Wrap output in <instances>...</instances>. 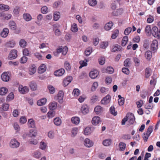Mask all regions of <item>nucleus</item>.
<instances>
[{
	"label": "nucleus",
	"instance_id": "nucleus-1",
	"mask_svg": "<svg viewBox=\"0 0 160 160\" xmlns=\"http://www.w3.org/2000/svg\"><path fill=\"white\" fill-rule=\"evenodd\" d=\"M128 120L129 121L128 122L130 124H132L133 123L135 120V118L133 114L131 113H128L126 117L122 120V125H124L126 122Z\"/></svg>",
	"mask_w": 160,
	"mask_h": 160
},
{
	"label": "nucleus",
	"instance_id": "nucleus-2",
	"mask_svg": "<svg viewBox=\"0 0 160 160\" xmlns=\"http://www.w3.org/2000/svg\"><path fill=\"white\" fill-rule=\"evenodd\" d=\"M20 145V143L16 139L11 140L9 143V146L12 148H18Z\"/></svg>",
	"mask_w": 160,
	"mask_h": 160
},
{
	"label": "nucleus",
	"instance_id": "nucleus-3",
	"mask_svg": "<svg viewBox=\"0 0 160 160\" xmlns=\"http://www.w3.org/2000/svg\"><path fill=\"white\" fill-rule=\"evenodd\" d=\"M19 92L22 94H24L28 92H29V89L27 86H23L22 85H19L18 87Z\"/></svg>",
	"mask_w": 160,
	"mask_h": 160
},
{
	"label": "nucleus",
	"instance_id": "nucleus-4",
	"mask_svg": "<svg viewBox=\"0 0 160 160\" xmlns=\"http://www.w3.org/2000/svg\"><path fill=\"white\" fill-rule=\"evenodd\" d=\"M16 45V42L14 40H12L6 42L5 46L8 48H13Z\"/></svg>",
	"mask_w": 160,
	"mask_h": 160
},
{
	"label": "nucleus",
	"instance_id": "nucleus-5",
	"mask_svg": "<svg viewBox=\"0 0 160 160\" xmlns=\"http://www.w3.org/2000/svg\"><path fill=\"white\" fill-rule=\"evenodd\" d=\"M110 96L108 95L101 100V102L102 104H107L110 102Z\"/></svg>",
	"mask_w": 160,
	"mask_h": 160
},
{
	"label": "nucleus",
	"instance_id": "nucleus-6",
	"mask_svg": "<svg viewBox=\"0 0 160 160\" xmlns=\"http://www.w3.org/2000/svg\"><path fill=\"white\" fill-rule=\"evenodd\" d=\"M101 121L100 118L99 116H95L92 118V123L93 125H97Z\"/></svg>",
	"mask_w": 160,
	"mask_h": 160
},
{
	"label": "nucleus",
	"instance_id": "nucleus-7",
	"mask_svg": "<svg viewBox=\"0 0 160 160\" xmlns=\"http://www.w3.org/2000/svg\"><path fill=\"white\" fill-rule=\"evenodd\" d=\"M64 73L65 70L63 68H61L55 71L54 74L56 76L60 77L62 76Z\"/></svg>",
	"mask_w": 160,
	"mask_h": 160
},
{
	"label": "nucleus",
	"instance_id": "nucleus-8",
	"mask_svg": "<svg viewBox=\"0 0 160 160\" xmlns=\"http://www.w3.org/2000/svg\"><path fill=\"white\" fill-rule=\"evenodd\" d=\"M151 32L153 36L155 38H157L159 36L158 29V28L156 26H154L153 27L152 29Z\"/></svg>",
	"mask_w": 160,
	"mask_h": 160
},
{
	"label": "nucleus",
	"instance_id": "nucleus-9",
	"mask_svg": "<svg viewBox=\"0 0 160 160\" xmlns=\"http://www.w3.org/2000/svg\"><path fill=\"white\" fill-rule=\"evenodd\" d=\"M64 93L62 91H59L58 94V101L60 103H62L63 102V98Z\"/></svg>",
	"mask_w": 160,
	"mask_h": 160
},
{
	"label": "nucleus",
	"instance_id": "nucleus-10",
	"mask_svg": "<svg viewBox=\"0 0 160 160\" xmlns=\"http://www.w3.org/2000/svg\"><path fill=\"white\" fill-rule=\"evenodd\" d=\"M98 75V71L96 70H95L93 71H91L89 73V76L92 79H95L97 77Z\"/></svg>",
	"mask_w": 160,
	"mask_h": 160
},
{
	"label": "nucleus",
	"instance_id": "nucleus-11",
	"mask_svg": "<svg viewBox=\"0 0 160 160\" xmlns=\"http://www.w3.org/2000/svg\"><path fill=\"white\" fill-rule=\"evenodd\" d=\"M93 142L88 138H86L84 141V145L86 147L89 148L93 145Z\"/></svg>",
	"mask_w": 160,
	"mask_h": 160
},
{
	"label": "nucleus",
	"instance_id": "nucleus-12",
	"mask_svg": "<svg viewBox=\"0 0 160 160\" xmlns=\"http://www.w3.org/2000/svg\"><path fill=\"white\" fill-rule=\"evenodd\" d=\"M17 51L15 49H13L12 50L9 55L10 58L11 59H14L16 58L17 57Z\"/></svg>",
	"mask_w": 160,
	"mask_h": 160
},
{
	"label": "nucleus",
	"instance_id": "nucleus-13",
	"mask_svg": "<svg viewBox=\"0 0 160 160\" xmlns=\"http://www.w3.org/2000/svg\"><path fill=\"white\" fill-rule=\"evenodd\" d=\"M158 43L156 40L153 41L151 45V49L152 51H154L158 48Z\"/></svg>",
	"mask_w": 160,
	"mask_h": 160
},
{
	"label": "nucleus",
	"instance_id": "nucleus-14",
	"mask_svg": "<svg viewBox=\"0 0 160 160\" xmlns=\"http://www.w3.org/2000/svg\"><path fill=\"white\" fill-rule=\"evenodd\" d=\"M1 78L2 80L5 82L8 81L9 79V76L8 75V73L7 72H3L2 74Z\"/></svg>",
	"mask_w": 160,
	"mask_h": 160
},
{
	"label": "nucleus",
	"instance_id": "nucleus-15",
	"mask_svg": "<svg viewBox=\"0 0 160 160\" xmlns=\"http://www.w3.org/2000/svg\"><path fill=\"white\" fill-rule=\"evenodd\" d=\"M49 108L51 110H54L56 109L57 106V103L53 101L50 103L48 105Z\"/></svg>",
	"mask_w": 160,
	"mask_h": 160
},
{
	"label": "nucleus",
	"instance_id": "nucleus-16",
	"mask_svg": "<svg viewBox=\"0 0 160 160\" xmlns=\"http://www.w3.org/2000/svg\"><path fill=\"white\" fill-rule=\"evenodd\" d=\"M103 109L100 106H96L94 109V111L97 114H99L102 112L103 111Z\"/></svg>",
	"mask_w": 160,
	"mask_h": 160
},
{
	"label": "nucleus",
	"instance_id": "nucleus-17",
	"mask_svg": "<svg viewBox=\"0 0 160 160\" xmlns=\"http://www.w3.org/2000/svg\"><path fill=\"white\" fill-rule=\"evenodd\" d=\"M9 31L8 28H4L2 31L0 33L1 36L2 37L5 38L7 37L9 33Z\"/></svg>",
	"mask_w": 160,
	"mask_h": 160
},
{
	"label": "nucleus",
	"instance_id": "nucleus-18",
	"mask_svg": "<svg viewBox=\"0 0 160 160\" xmlns=\"http://www.w3.org/2000/svg\"><path fill=\"white\" fill-rule=\"evenodd\" d=\"M81 110L84 114H86L88 112V108L86 105H84L81 108Z\"/></svg>",
	"mask_w": 160,
	"mask_h": 160
},
{
	"label": "nucleus",
	"instance_id": "nucleus-19",
	"mask_svg": "<svg viewBox=\"0 0 160 160\" xmlns=\"http://www.w3.org/2000/svg\"><path fill=\"white\" fill-rule=\"evenodd\" d=\"M36 71V67L35 65L33 64L29 68V74L30 75H32L35 73Z\"/></svg>",
	"mask_w": 160,
	"mask_h": 160
},
{
	"label": "nucleus",
	"instance_id": "nucleus-20",
	"mask_svg": "<svg viewBox=\"0 0 160 160\" xmlns=\"http://www.w3.org/2000/svg\"><path fill=\"white\" fill-rule=\"evenodd\" d=\"M37 134V131L36 130L31 129L30 130L28 135L30 137H35Z\"/></svg>",
	"mask_w": 160,
	"mask_h": 160
},
{
	"label": "nucleus",
	"instance_id": "nucleus-21",
	"mask_svg": "<svg viewBox=\"0 0 160 160\" xmlns=\"http://www.w3.org/2000/svg\"><path fill=\"white\" fill-rule=\"evenodd\" d=\"M47 99L44 98L38 101L37 104L38 106H42L45 105Z\"/></svg>",
	"mask_w": 160,
	"mask_h": 160
},
{
	"label": "nucleus",
	"instance_id": "nucleus-22",
	"mask_svg": "<svg viewBox=\"0 0 160 160\" xmlns=\"http://www.w3.org/2000/svg\"><path fill=\"white\" fill-rule=\"evenodd\" d=\"M29 85L31 89L33 90H35L37 89V85L34 81L31 82L29 83Z\"/></svg>",
	"mask_w": 160,
	"mask_h": 160
},
{
	"label": "nucleus",
	"instance_id": "nucleus-23",
	"mask_svg": "<svg viewBox=\"0 0 160 160\" xmlns=\"http://www.w3.org/2000/svg\"><path fill=\"white\" fill-rule=\"evenodd\" d=\"M60 17V14L59 12L56 11L53 13V20L54 21H57Z\"/></svg>",
	"mask_w": 160,
	"mask_h": 160
},
{
	"label": "nucleus",
	"instance_id": "nucleus-24",
	"mask_svg": "<svg viewBox=\"0 0 160 160\" xmlns=\"http://www.w3.org/2000/svg\"><path fill=\"white\" fill-rule=\"evenodd\" d=\"M121 49V46L118 44L113 45L111 48V51L113 52L119 51Z\"/></svg>",
	"mask_w": 160,
	"mask_h": 160
},
{
	"label": "nucleus",
	"instance_id": "nucleus-25",
	"mask_svg": "<svg viewBox=\"0 0 160 160\" xmlns=\"http://www.w3.org/2000/svg\"><path fill=\"white\" fill-rule=\"evenodd\" d=\"M23 19L27 22L31 21L32 19L31 15L28 13L23 14Z\"/></svg>",
	"mask_w": 160,
	"mask_h": 160
},
{
	"label": "nucleus",
	"instance_id": "nucleus-26",
	"mask_svg": "<svg viewBox=\"0 0 160 160\" xmlns=\"http://www.w3.org/2000/svg\"><path fill=\"white\" fill-rule=\"evenodd\" d=\"M46 66L45 64H41L38 68V72L40 73H43L46 71Z\"/></svg>",
	"mask_w": 160,
	"mask_h": 160
},
{
	"label": "nucleus",
	"instance_id": "nucleus-27",
	"mask_svg": "<svg viewBox=\"0 0 160 160\" xmlns=\"http://www.w3.org/2000/svg\"><path fill=\"white\" fill-rule=\"evenodd\" d=\"M80 119L78 117H73L72 118L71 121L73 123L78 124L80 122Z\"/></svg>",
	"mask_w": 160,
	"mask_h": 160
},
{
	"label": "nucleus",
	"instance_id": "nucleus-28",
	"mask_svg": "<svg viewBox=\"0 0 160 160\" xmlns=\"http://www.w3.org/2000/svg\"><path fill=\"white\" fill-rule=\"evenodd\" d=\"M145 56L148 60H150L152 57V52L149 51H148L145 52Z\"/></svg>",
	"mask_w": 160,
	"mask_h": 160
},
{
	"label": "nucleus",
	"instance_id": "nucleus-29",
	"mask_svg": "<svg viewBox=\"0 0 160 160\" xmlns=\"http://www.w3.org/2000/svg\"><path fill=\"white\" fill-rule=\"evenodd\" d=\"M119 147L120 151H124L126 148V144L124 142H120L119 144Z\"/></svg>",
	"mask_w": 160,
	"mask_h": 160
},
{
	"label": "nucleus",
	"instance_id": "nucleus-30",
	"mask_svg": "<svg viewBox=\"0 0 160 160\" xmlns=\"http://www.w3.org/2000/svg\"><path fill=\"white\" fill-rule=\"evenodd\" d=\"M28 123L29 128H34L35 127V122L33 119H29L28 120Z\"/></svg>",
	"mask_w": 160,
	"mask_h": 160
},
{
	"label": "nucleus",
	"instance_id": "nucleus-31",
	"mask_svg": "<svg viewBox=\"0 0 160 160\" xmlns=\"http://www.w3.org/2000/svg\"><path fill=\"white\" fill-rule=\"evenodd\" d=\"M151 28L150 25H147L145 28V32L147 35H149L151 33Z\"/></svg>",
	"mask_w": 160,
	"mask_h": 160
},
{
	"label": "nucleus",
	"instance_id": "nucleus-32",
	"mask_svg": "<svg viewBox=\"0 0 160 160\" xmlns=\"http://www.w3.org/2000/svg\"><path fill=\"white\" fill-rule=\"evenodd\" d=\"M9 9V7L7 5L0 4V10L8 11Z\"/></svg>",
	"mask_w": 160,
	"mask_h": 160
},
{
	"label": "nucleus",
	"instance_id": "nucleus-33",
	"mask_svg": "<svg viewBox=\"0 0 160 160\" xmlns=\"http://www.w3.org/2000/svg\"><path fill=\"white\" fill-rule=\"evenodd\" d=\"M47 147L46 143L42 141L40 142L39 145V148L41 149L44 150L46 149Z\"/></svg>",
	"mask_w": 160,
	"mask_h": 160
},
{
	"label": "nucleus",
	"instance_id": "nucleus-34",
	"mask_svg": "<svg viewBox=\"0 0 160 160\" xmlns=\"http://www.w3.org/2000/svg\"><path fill=\"white\" fill-rule=\"evenodd\" d=\"M72 94L74 97H78L80 94V91L78 88L74 89L72 92Z\"/></svg>",
	"mask_w": 160,
	"mask_h": 160
},
{
	"label": "nucleus",
	"instance_id": "nucleus-35",
	"mask_svg": "<svg viewBox=\"0 0 160 160\" xmlns=\"http://www.w3.org/2000/svg\"><path fill=\"white\" fill-rule=\"evenodd\" d=\"M113 26V23L112 22H109L106 24L105 26V29L107 31L110 30Z\"/></svg>",
	"mask_w": 160,
	"mask_h": 160
},
{
	"label": "nucleus",
	"instance_id": "nucleus-36",
	"mask_svg": "<svg viewBox=\"0 0 160 160\" xmlns=\"http://www.w3.org/2000/svg\"><path fill=\"white\" fill-rule=\"evenodd\" d=\"M8 91V89L6 88H0V95H4L7 93Z\"/></svg>",
	"mask_w": 160,
	"mask_h": 160
},
{
	"label": "nucleus",
	"instance_id": "nucleus-37",
	"mask_svg": "<svg viewBox=\"0 0 160 160\" xmlns=\"http://www.w3.org/2000/svg\"><path fill=\"white\" fill-rule=\"evenodd\" d=\"M27 43L26 41L23 39H21L20 40L19 42V44L20 46L23 48L26 47L27 45Z\"/></svg>",
	"mask_w": 160,
	"mask_h": 160
},
{
	"label": "nucleus",
	"instance_id": "nucleus-38",
	"mask_svg": "<svg viewBox=\"0 0 160 160\" xmlns=\"http://www.w3.org/2000/svg\"><path fill=\"white\" fill-rule=\"evenodd\" d=\"M9 26L11 29L12 30H15L16 28V24L13 21H11L9 23Z\"/></svg>",
	"mask_w": 160,
	"mask_h": 160
},
{
	"label": "nucleus",
	"instance_id": "nucleus-39",
	"mask_svg": "<svg viewBox=\"0 0 160 160\" xmlns=\"http://www.w3.org/2000/svg\"><path fill=\"white\" fill-rule=\"evenodd\" d=\"M128 36H125L124 37L122 41L121 45L122 46H125L128 42Z\"/></svg>",
	"mask_w": 160,
	"mask_h": 160
},
{
	"label": "nucleus",
	"instance_id": "nucleus-40",
	"mask_svg": "<svg viewBox=\"0 0 160 160\" xmlns=\"http://www.w3.org/2000/svg\"><path fill=\"white\" fill-rule=\"evenodd\" d=\"M41 153L38 151L35 152L33 154V156L37 159L40 158L41 157Z\"/></svg>",
	"mask_w": 160,
	"mask_h": 160
},
{
	"label": "nucleus",
	"instance_id": "nucleus-41",
	"mask_svg": "<svg viewBox=\"0 0 160 160\" xmlns=\"http://www.w3.org/2000/svg\"><path fill=\"white\" fill-rule=\"evenodd\" d=\"M48 89L49 93L50 94H53L55 92V88L52 85H48Z\"/></svg>",
	"mask_w": 160,
	"mask_h": 160
},
{
	"label": "nucleus",
	"instance_id": "nucleus-42",
	"mask_svg": "<svg viewBox=\"0 0 160 160\" xmlns=\"http://www.w3.org/2000/svg\"><path fill=\"white\" fill-rule=\"evenodd\" d=\"M78 28L76 24L73 23L71 26V30L73 32H76L78 31Z\"/></svg>",
	"mask_w": 160,
	"mask_h": 160
},
{
	"label": "nucleus",
	"instance_id": "nucleus-43",
	"mask_svg": "<svg viewBox=\"0 0 160 160\" xmlns=\"http://www.w3.org/2000/svg\"><path fill=\"white\" fill-rule=\"evenodd\" d=\"M151 69L149 68H146L145 70V77L148 78L151 75Z\"/></svg>",
	"mask_w": 160,
	"mask_h": 160
},
{
	"label": "nucleus",
	"instance_id": "nucleus-44",
	"mask_svg": "<svg viewBox=\"0 0 160 160\" xmlns=\"http://www.w3.org/2000/svg\"><path fill=\"white\" fill-rule=\"evenodd\" d=\"M54 122L56 125L59 126L61 124L62 122L60 118H57L54 119Z\"/></svg>",
	"mask_w": 160,
	"mask_h": 160
},
{
	"label": "nucleus",
	"instance_id": "nucleus-45",
	"mask_svg": "<svg viewBox=\"0 0 160 160\" xmlns=\"http://www.w3.org/2000/svg\"><path fill=\"white\" fill-rule=\"evenodd\" d=\"M108 42H103L100 43V47L102 48L105 49L108 46Z\"/></svg>",
	"mask_w": 160,
	"mask_h": 160
},
{
	"label": "nucleus",
	"instance_id": "nucleus-46",
	"mask_svg": "<svg viewBox=\"0 0 160 160\" xmlns=\"http://www.w3.org/2000/svg\"><path fill=\"white\" fill-rule=\"evenodd\" d=\"M92 52V48L89 47L87 48L85 51V54L87 56H89Z\"/></svg>",
	"mask_w": 160,
	"mask_h": 160
},
{
	"label": "nucleus",
	"instance_id": "nucleus-47",
	"mask_svg": "<svg viewBox=\"0 0 160 160\" xmlns=\"http://www.w3.org/2000/svg\"><path fill=\"white\" fill-rule=\"evenodd\" d=\"M122 9H118L116 11H113L112 14L114 16H118L122 13Z\"/></svg>",
	"mask_w": 160,
	"mask_h": 160
},
{
	"label": "nucleus",
	"instance_id": "nucleus-48",
	"mask_svg": "<svg viewBox=\"0 0 160 160\" xmlns=\"http://www.w3.org/2000/svg\"><path fill=\"white\" fill-rule=\"evenodd\" d=\"M88 3L92 7L95 6L97 4V1L96 0H88Z\"/></svg>",
	"mask_w": 160,
	"mask_h": 160
},
{
	"label": "nucleus",
	"instance_id": "nucleus-49",
	"mask_svg": "<svg viewBox=\"0 0 160 160\" xmlns=\"http://www.w3.org/2000/svg\"><path fill=\"white\" fill-rule=\"evenodd\" d=\"M111 143V141L109 139H106L103 142V145L106 146H108L110 145Z\"/></svg>",
	"mask_w": 160,
	"mask_h": 160
},
{
	"label": "nucleus",
	"instance_id": "nucleus-50",
	"mask_svg": "<svg viewBox=\"0 0 160 160\" xmlns=\"http://www.w3.org/2000/svg\"><path fill=\"white\" fill-rule=\"evenodd\" d=\"M20 10V8L18 6H16L14 8L13 13L14 14L17 15L19 13Z\"/></svg>",
	"mask_w": 160,
	"mask_h": 160
},
{
	"label": "nucleus",
	"instance_id": "nucleus-51",
	"mask_svg": "<svg viewBox=\"0 0 160 160\" xmlns=\"http://www.w3.org/2000/svg\"><path fill=\"white\" fill-rule=\"evenodd\" d=\"M78 132V128H73L72 130V137H74L77 134Z\"/></svg>",
	"mask_w": 160,
	"mask_h": 160
},
{
	"label": "nucleus",
	"instance_id": "nucleus-52",
	"mask_svg": "<svg viewBox=\"0 0 160 160\" xmlns=\"http://www.w3.org/2000/svg\"><path fill=\"white\" fill-rule=\"evenodd\" d=\"M119 30L118 29L115 30L113 33L112 34L111 38L112 39L116 38L118 35Z\"/></svg>",
	"mask_w": 160,
	"mask_h": 160
},
{
	"label": "nucleus",
	"instance_id": "nucleus-53",
	"mask_svg": "<svg viewBox=\"0 0 160 160\" xmlns=\"http://www.w3.org/2000/svg\"><path fill=\"white\" fill-rule=\"evenodd\" d=\"M98 86V84L97 82H94L93 83L91 87V91H94L96 89Z\"/></svg>",
	"mask_w": 160,
	"mask_h": 160
},
{
	"label": "nucleus",
	"instance_id": "nucleus-54",
	"mask_svg": "<svg viewBox=\"0 0 160 160\" xmlns=\"http://www.w3.org/2000/svg\"><path fill=\"white\" fill-rule=\"evenodd\" d=\"M91 132V128L89 127L86 128L84 131V133L85 135H88Z\"/></svg>",
	"mask_w": 160,
	"mask_h": 160
},
{
	"label": "nucleus",
	"instance_id": "nucleus-55",
	"mask_svg": "<svg viewBox=\"0 0 160 160\" xmlns=\"http://www.w3.org/2000/svg\"><path fill=\"white\" fill-rule=\"evenodd\" d=\"M105 59L104 57H101L98 59L99 64L101 65H103L105 62Z\"/></svg>",
	"mask_w": 160,
	"mask_h": 160
},
{
	"label": "nucleus",
	"instance_id": "nucleus-56",
	"mask_svg": "<svg viewBox=\"0 0 160 160\" xmlns=\"http://www.w3.org/2000/svg\"><path fill=\"white\" fill-rule=\"evenodd\" d=\"M110 111L111 113L114 116H116L117 115V112H115V108L113 106H112L111 107Z\"/></svg>",
	"mask_w": 160,
	"mask_h": 160
},
{
	"label": "nucleus",
	"instance_id": "nucleus-57",
	"mask_svg": "<svg viewBox=\"0 0 160 160\" xmlns=\"http://www.w3.org/2000/svg\"><path fill=\"white\" fill-rule=\"evenodd\" d=\"M48 116L49 118H52L55 115V112L53 111H49L47 113Z\"/></svg>",
	"mask_w": 160,
	"mask_h": 160
},
{
	"label": "nucleus",
	"instance_id": "nucleus-58",
	"mask_svg": "<svg viewBox=\"0 0 160 160\" xmlns=\"http://www.w3.org/2000/svg\"><path fill=\"white\" fill-rule=\"evenodd\" d=\"M132 30V28L131 27H128L126 28L124 32V34L126 35H128L130 32H131Z\"/></svg>",
	"mask_w": 160,
	"mask_h": 160
},
{
	"label": "nucleus",
	"instance_id": "nucleus-59",
	"mask_svg": "<svg viewBox=\"0 0 160 160\" xmlns=\"http://www.w3.org/2000/svg\"><path fill=\"white\" fill-rule=\"evenodd\" d=\"M54 132L53 131H50L48 132V136L49 138L53 139L54 138Z\"/></svg>",
	"mask_w": 160,
	"mask_h": 160
},
{
	"label": "nucleus",
	"instance_id": "nucleus-60",
	"mask_svg": "<svg viewBox=\"0 0 160 160\" xmlns=\"http://www.w3.org/2000/svg\"><path fill=\"white\" fill-rule=\"evenodd\" d=\"M107 72L109 74H112L114 72L113 68L111 67H108L106 69Z\"/></svg>",
	"mask_w": 160,
	"mask_h": 160
},
{
	"label": "nucleus",
	"instance_id": "nucleus-61",
	"mask_svg": "<svg viewBox=\"0 0 160 160\" xmlns=\"http://www.w3.org/2000/svg\"><path fill=\"white\" fill-rule=\"evenodd\" d=\"M27 121V118L25 116H22L20 119V122L22 124L26 123Z\"/></svg>",
	"mask_w": 160,
	"mask_h": 160
},
{
	"label": "nucleus",
	"instance_id": "nucleus-62",
	"mask_svg": "<svg viewBox=\"0 0 160 160\" xmlns=\"http://www.w3.org/2000/svg\"><path fill=\"white\" fill-rule=\"evenodd\" d=\"M14 97V95L13 93H10L8 96L7 100V101H10L13 99Z\"/></svg>",
	"mask_w": 160,
	"mask_h": 160
},
{
	"label": "nucleus",
	"instance_id": "nucleus-63",
	"mask_svg": "<svg viewBox=\"0 0 160 160\" xmlns=\"http://www.w3.org/2000/svg\"><path fill=\"white\" fill-rule=\"evenodd\" d=\"M12 17V15L11 14H5L4 13L3 18L6 20H9Z\"/></svg>",
	"mask_w": 160,
	"mask_h": 160
},
{
	"label": "nucleus",
	"instance_id": "nucleus-64",
	"mask_svg": "<svg viewBox=\"0 0 160 160\" xmlns=\"http://www.w3.org/2000/svg\"><path fill=\"white\" fill-rule=\"evenodd\" d=\"M88 61V60L85 59L84 61H81L79 62L80 64L82 65V66H86L87 65V62Z\"/></svg>",
	"mask_w": 160,
	"mask_h": 160
}]
</instances>
